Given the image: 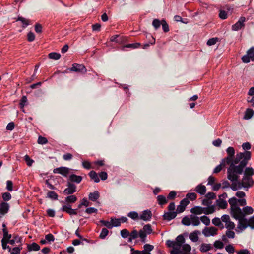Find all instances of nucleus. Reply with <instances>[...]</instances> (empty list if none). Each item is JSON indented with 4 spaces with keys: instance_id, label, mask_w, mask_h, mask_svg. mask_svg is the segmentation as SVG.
Here are the masks:
<instances>
[{
    "instance_id": "1",
    "label": "nucleus",
    "mask_w": 254,
    "mask_h": 254,
    "mask_svg": "<svg viewBox=\"0 0 254 254\" xmlns=\"http://www.w3.org/2000/svg\"><path fill=\"white\" fill-rule=\"evenodd\" d=\"M226 152L228 156L222 159V163L230 165L227 169V178L231 181H237L238 175L243 173L244 168L250 160L251 153L246 151L238 153L235 156V150L233 147L227 148Z\"/></svg>"
},
{
    "instance_id": "6",
    "label": "nucleus",
    "mask_w": 254,
    "mask_h": 254,
    "mask_svg": "<svg viewBox=\"0 0 254 254\" xmlns=\"http://www.w3.org/2000/svg\"><path fill=\"white\" fill-rule=\"evenodd\" d=\"M242 60L244 63H249L250 60L254 61V47H252L247 52V54L243 56Z\"/></svg>"
},
{
    "instance_id": "39",
    "label": "nucleus",
    "mask_w": 254,
    "mask_h": 254,
    "mask_svg": "<svg viewBox=\"0 0 254 254\" xmlns=\"http://www.w3.org/2000/svg\"><path fill=\"white\" fill-rule=\"evenodd\" d=\"M121 221L119 218H111V225L113 227H118L121 225Z\"/></svg>"
},
{
    "instance_id": "58",
    "label": "nucleus",
    "mask_w": 254,
    "mask_h": 254,
    "mask_svg": "<svg viewBox=\"0 0 254 254\" xmlns=\"http://www.w3.org/2000/svg\"><path fill=\"white\" fill-rule=\"evenodd\" d=\"M226 251L229 254H233L235 252L234 247L231 244H229L225 247Z\"/></svg>"
},
{
    "instance_id": "2",
    "label": "nucleus",
    "mask_w": 254,
    "mask_h": 254,
    "mask_svg": "<svg viewBox=\"0 0 254 254\" xmlns=\"http://www.w3.org/2000/svg\"><path fill=\"white\" fill-rule=\"evenodd\" d=\"M232 216L236 220H238L237 228L241 231H243L248 227H249V219L244 217V215H242L241 212L240 213H236L232 215Z\"/></svg>"
},
{
    "instance_id": "55",
    "label": "nucleus",
    "mask_w": 254,
    "mask_h": 254,
    "mask_svg": "<svg viewBox=\"0 0 254 254\" xmlns=\"http://www.w3.org/2000/svg\"><path fill=\"white\" fill-rule=\"evenodd\" d=\"M121 235L123 238L129 237V232L127 229H124L121 231Z\"/></svg>"
},
{
    "instance_id": "46",
    "label": "nucleus",
    "mask_w": 254,
    "mask_h": 254,
    "mask_svg": "<svg viewBox=\"0 0 254 254\" xmlns=\"http://www.w3.org/2000/svg\"><path fill=\"white\" fill-rule=\"evenodd\" d=\"M127 216L133 220H136L139 218L138 213L135 211H131L128 213Z\"/></svg>"
},
{
    "instance_id": "12",
    "label": "nucleus",
    "mask_w": 254,
    "mask_h": 254,
    "mask_svg": "<svg viewBox=\"0 0 254 254\" xmlns=\"http://www.w3.org/2000/svg\"><path fill=\"white\" fill-rule=\"evenodd\" d=\"M70 71L75 72H86V69L84 65L82 64L74 63L71 68L68 69Z\"/></svg>"
},
{
    "instance_id": "48",
    "label": "nucleus",
    "mask_w": 254,
    "mask_h": 254,
    "mask_svg": "<svg viewBox=\"0 0 254 254\" xmlns=\"http://www.w3.org/2000/svg\"><path fill=\"white\" fill-rule=\"evenodd\" d=\"M27 102V97L26 96H23L20 101L19 103V107L21 109H22L24 108V106L25 105L26 103Z\"/></svg>"
},
{
    "instance_id": "47",
    "label": "nucleus",
    "mask_w": 254,
    "mask_h": 254,
    "mask_svg": "<svg viewBox=\"0 0 254 254\" xmlns=\"http://www.w3.org/2000/svg\"><path fill=\"white\" fill-rule=\"evenodd\" d=\"M219 41V38L215 37V38H212L209 39L207 42V45L208 46H212L215 45L218 41Z\"/></svg>"
},
{
    "instance_id": "28",
    "label": "nucleus",
    "mask_w": 254,
    "mask_h": 254,
    "mask_svg": "<svg viewBox=\"0 0 254 254\" xmlns=\"http://www.w3.org/2000/svg\"><path fill=\"white\" fill-rule=\"evenodd\" d=\"M215 208L214 205L209 206L208 207H203V213L208 215L214 213Z\"/></svg>"
},
{
    "instance_id": "21",
    "label": "nucleus",
    "mask_w": 254,
    "mask_h": 254,
    "mask_svg": "<svg viewBox=\"0 0 254 254\" xmlns=\"http://www.w3.org/2000/svg\"><path fill=\"white\" fill-rule=\"evenodd\" d=\"M213 248L211 244L202 243L200 246V251L201 252H207Z\"/></svg>"
},
{
    "instance_id": "37",
    "label": "nucleus",
    "mask_w": 254,
    "mask_h": 254,
    "mask_svg": "<svg viewBox=\"0 0 254 254\" xmlns=\"http://www.w3.org/2000/svg\"><path fill=\"white\" fill-rule=\"evenodd\" d=\"M217 205L219 207L222 209H225L227 206V202L223 199H219L217 200Z\"/></svg>"
},
{
    "instance_id": "31",
    "label": "nucleus",
    "mask_w": 254,
    "mask_h": 254,
    "mask_svg": "<svg viewBox=\"0 0 254 254\" xmlns=\"http://www.w3.org/2000/svg\"><path fill=\"white\" fill-rule=\"evenodd\" d=\"M89 175L91 179L94 181L96 183H98L100 181V179L97 173L94 171H91L89 173Z\"/></svg>"
},
{
    "instance_id": "30",
    "label": "nucleus",
    "mask_w": 254,
    "mask_h": 254,
    "mask_svg": "<svg viewBox=\"0 0 254 254\" xmlns=\"http://www.w3.org/2000/svg\"><path fill=\"white\" fill-rule=\"evenodd\" d=\"M191 224L193 226H198L200 224V219L194 215H190Z\"/></svg>"
},
{
    "instance_id": "61",
    "label": "nucleus",
    "mask_w": 254,
    "mask_h": 254,
    "mask_svg": "<svg viewBox=\"0 0 254 254\" xmlns=\"http://www.w3.org/2000/svg\"><path fill=\"white\" fill-rule=\"evenodd\" d=\"M175 241L182 245L185 242V238L183 235H180L177 237Z\"/></svg>"
},
{
    "instance_id": "3",
    "label": "nucleus",
    "mask_w": 254,
    "mask_h": 254,
    "mask_svg": "<svg viewBox=\"0 0 254 254\" xmlns=\"http://www.w3.org/2000/svg\"><path fill=\"white\" fill-rule=\"evenodd\" d=\"M153 232L151 225L150 224L145 225L142 229L139 231V237L142 243L146 242L147 235H149Z\"/></svg>"
},
{
    "instance_id": "9",
    "label": "nucleus",
    "mask_w": 254,
    "mask_h": 254,
    "mask_svg": "<svg viewBox=\"0 0 254 254\" xmlns=\"http://www.w3.org/2000/svg\"><path fill=\"white\" fill-rule=\"evenodd\" d=\"M217 230L218 229L214 227H205L202 231V233L205 237L213 236L217 234Z\"/></svg>"
},
{
    "instance_id": "64",
    "label": "nucleus",
    "mask_w": 254,
    "mask_h": 254,
    "mask_svg": "<svg viewBox=\"0 0 254 254\" xmlns=\"http://www.w3.org/2000/svg\"><path fill=\"white\" fill-rule=\"evenodd\" d=\"M249 227L252 229H254V215L249 219Z\"/></svg>"
},
{
    "instance_id": "49",
    "label": "nucleus",
    "mask_w": 254,
    "mask_h": 254,
    "mask_svg": "<svg viewBox=\"0 0 254 254\" xmlns=\"http://www.w3.org/2000/svg\"><path fill=\"white\" fill-rule=\"evenodd\" d=\"M108 233L109 231L107 228H103L100 234V238L102 239H105L106 237L108 235Z\"/></svg>"
},
{
    "instance_id": "29",
    "label": "nucleus",
    "mask_w": 254,
    "mask_h": 254,
    "mask_svg": "<svg viewBox=\"0 0 254 254\" xmlns=\"http://www.w3.org/2000/svg\"><path fill=\"white\" fill-rule=\"evenodd\" d=\"M254 113V110L252 109L248 108L246 109L245 113L244 118L246 120L251 119L253 116Z\"/></svg>"
},
{
    "instance_id": "60",
    "label": "nucleus",
    "mask_w": 254,
    "mask_h": 254,
    "mask_svg": "<svg viewBox=\"0 0 254 254\" xmlns=\"http://www.w3.org/2000/svg\"><path fill=\"white\" fill-rule=\"evenodd\" d=\"M24 158L27 165L28 166H31L33 163L34 162V161L32 159H30L29 156L27 155H26Z\"/></svg>"
},
{
    "instance_id": "24",
    "label": "nucleus",
    "mask_w": 254,
    "mask_h": 254,
    "mask_svg": "<svg viewBox=\"0 0 254 254\" xmlns=\"http://www.w3.org/2000/svg\"><path fill=\"white\" fill-rule=\"evenodd\" d=\"M139 237V231L136 230H133L129 233V237L128 238V242H131L133 240L136 239Z\"/></svg>"
},
{
    "instance_id": "59",
    "label": "nucleus",
    "mask_w": 254,
    "mask_h": 254,
    "mask_svg": "<svg viewBox=\"0 0 254 254\" xmlns=\"http://www.w3.org/2000/svg\"><path fill=\"white\" fill-rule=\"evenodd\" d=\"M2 197L3 199L5 201H9L11 198V195L10 193L9 192H4L2 193Z\"/></svg>"
},
{
    "instance_id": "22",
    "label": "nucleus",
    "mask_w": 254,
    "mask_h": 254,
    "mask_svg": "<svg viewBox=\"0 0 254 254\" xmlns=\"http://www.w3.org/2000/svg\"><path fill=\"white\" fill-rule=\"evenodd\" d=\"M203 207L200 206H195L190 209V212L192 214L196 215H200L203 213Z\"/></svg>"
},
{
    "instance_id": "40",
    "label": "nucleus",
    "mask_w": 254,
    "mask_h": 254,
    "mask_svg": "<svg viewBox=\"0 0 254 254\" xmlns=\"http://www.w3.org/2000/svg\"><path fill=\"white\" fill-rule=\"evenodd\" d=\"M200 220L201 222L205 224L206 226H208L210 225V220L208 217L204 215L200 217Z\"/></svg>"
},
{
    "instance_id": "51",
    "label": "nucleus",
    "mask_w": 254,
    "mask_h": 254,
    "mask_svg": "<svg viewBox=\"0 0 254 254\" xmlns=\"http://www.w3.org/2000/svg\"><path fill=\"white\" fill-rule=\"evenodd\" d=\"M37 142L39 144H45L48 142V140L46 138L42 136H39L38 138Z\"/></svg>"
},
{
    "instance_id": "25",
    "label": "nucleus",
    "mask_w": 254,
    "mask_h": 254,
    "mask_svg": "<svg viewBox=\"0 0 254 254\" xmlns=\"http://www.w3.org/2000/svg\"><path fill=\"white\" fill-rule=\"evenodd\" d=\"M40 246L36 243H32L31 244L27 245V249L28 251H37L40 250Z\"/></svg>"
},
{
    "instance_id": "38",
    "label": "nucleus",
    "mask_w": 254,
    "mask_h": 254,
    "mask_svg": "<svg viewBox=\"0 0 254 254\" xmlns=\"http://www.w3.org/2000/svg\"><path fill=\"white\" fill-rule=\"evenodd\" d=\"M48 57L51 59L58 60L60 58L61 55H60V54L58 53L51 52L49 54Z\"/></svg>"
},
{
    "instance_id": "52",
    "label": "nucleus",
    "mask_w": 254,
    "mask_h": 254,
    "mask_svg": "<svg viewBox=\"0 0 254 254\" xmlns=\"http://www.w3.org/2000/svg\"><path fill=\"white\" fill-rule=\"evenodd\" d=\"M161 24V22L159 19H154L152 22V25L156 30H157L160 27Z\"/></svg>"
},
{
    "instance_id": "42",
    "label": "nucleus",
    "mask_w": 254,
    "mask_h": 254,
    "mask_svg": "<svg viewBox=\"0 0 254 254\" xmlns=\"http://www.w3.org/2000/svg\"><path fill=\"white\" fill-rule=\"evenodd\" d=\"M225 228L227 230H233L235 228V224L230 220L225 223Z\"/></svg>"
},
{
    "instance_id": "62",
    "label": "nucleus",
    "mask_w": 254,
    "mask_h": 254,
    "mask_svg": "<svg viewBox=\"0 0 254 254\" xmlns=\"http://www.w3.org/2000/svg\"><path fill=\"white\" fill-rule=\"evenodd\" d=\"M144 250L150 252L154 249V246L150 244H145L143 246Z\"/></svg>"
},
{
    "instance_id": "27",
    "label": "nucleus",
    "mask_w": 254,
    "mask_h": 254,
    "mask_svg": "<svg viewBox=\"0 0 254 254\" xmlns=\"http://www.w3.org/2000/svg\"><path fill=\"white\" fill-rule=\"evenodd\" d=\"M157 200L158 203L160 205H163L166 204L168 202L167 198L162 195H158L157 197Z\"/></svg>"
},
{
    "instance_id": "50",
    "label": "nucleus",
    "mask_w": 254,
    "mask_h": 254,
    "mask_svg": "<svg viewBox=\"0 0 254 254\" xmlns=\"http://www.w3.org/2000/svg\"><path fill=\"white\" fill-rule=\"evenodd\" d=\"M161 25L162 26L163 30L164 32H167L169 31L168 24L167 23L165 20L161 21Z\"/></svg>"
},
{
    "instance_id": "56",
    "label": "nucleus",
    "mask_w": 254,
    "mask_h": 254,
    "mask_svg": "<svg viewBox=\"0 0 254 254\" xmlns=\"http://www.w3.org/2000/svg\"><path fill=\"white\" fill-rule=\"evenodd\" d=\"M214 246L217 249H222L224 247V244L223 242L219 240H217L214 243Z\"/></svg>"
},
{
    "instance_id": "13",
    "label": "nucleus",
    "mask_w": 254,
    "mask_h": 254,
    "mask_svg": "<svg viewBox=\"0 0 254 254\" xmlns=\"http://www.w3.org/2000/svg\"><path fill=\"white\" fill-rule=\"evenodd\" d=\"M246 18L244 17H241L239 19L238 22L232 26V29L233 31H238L241 29L242 27L245 26V22Z\"/></svg>"
},
{
    "instance_id": "26",
    "label": "nucleus",
    "mask_w": 254,
    "mask_h": 254,
    "mask_svg": "<svg viewBox=\"0 0 254 254\" xmlns=\"http://www.w3.org/2000/svg\"><path fill=\"white\" fill-rule=\"evenodd\" d=\"M200 232L199 231H194L190 234L189 238L192 242H196L198 240V234Z\"/></svg>"
},
{
    "instance_id": "7",
    "label": "nucleus",
    "mask_w": 254,
    "mask_h": 254,
    "mask_svg": "<svg viewBox=\"0 0 254 254\" xmlns=\"http://www.w3.org/2000/svg\"><path fill=\"white\" fill-rule=\"evenodd\" d=\"M67 188L63 191L64 195H71L76 191V186L73 183H70V181H67Z\"/></svg>"
},
{
    "instance_id": "8",
    "label": "nucleus",
    "mask_w": 254,
    "mask_h": 254,
    "mask_svg": "<svg viewBox=\"0 0 254 254\" xmlns=\"http://www.w3.org/2000/svg\"><path fill=\"white\" fill-rule=\"evenodd\" d=\"M70 169L66 167H60L53 170L55 174H60L65 177H67L69 174Z\"/></svg>"
},
{
    "instance_id": "5",
    "label": "nucleus",
    "mask_w": 254,
    "mask_h": 254,
    "mask_svg": "<svg viewBox=\"0 0 254 254\" xmlns=\"http://www.w3.org/2000/svg\"><path fill=\"white\" fill-rule=\"evenodd\" d=\"M229 203L231 205V216L236 213H240L241 208L238 205V199L235 197H232L229 199Z\"/></svg>"
},
{
    "instance_id": "53",
    "label": "nucleus",
    "mask_w": 254,
    "mask_h": 254,
    "mask_svg": "<svg viewBox=\"0 0 254 254\" xmlns=\"http://www.w3.org/2000/svg\"><path fill=\"white\" fill-rule=\"evenodd\" d=\"M186 197H187L186 198H187L188 199H190V200L192 201V200H194L196 199L197 195L195 193H194V192L188 193L186 195Z\"/></svg>"
},
{
    "instance_id": "19",
    "label": "nucleus",
    "mask_w": 254,
    "mask_h": 254,
    "mask_svg": "<svg viewBox=\"0 0 254 254\" xmlns=\"http://www.w3.org/2000/svg\"><path fill=\"white\" fill-rule=\"evenodd\" d=\"M241 212L242 215H244V217H245L247 215L253 214L254 209L252 207L247 206L244 207L243 209H241Z\"/></svg>"
},
{
    "instance_id": "54",
    "label": "nucleus",
    "mask_w": 254,
    "mask_h": 254,
    "mask_svg": "<svg viewBox=\"0 0 254 254\" xmlns=\"http://www.w3.org/2000/svg\"><path fill=\"white\" fill-rule=\"evenodd\" d=\"M8 243L7 240H4V239L1 240V244L3 249L5 250L7 249L9 252H11V248L7 245V244Z\"/></svg>"
},
{
    "instance_id": "32",
    "label": "nucleus",
    "mask_w": 254,
    "mask_h": 254,
    "mask_svg": "<svg viewBox=\"0 0 254 254\" xmlns=\"http://www.w3.org/2000/svg\"><path fill=\"white\" fill-rule=\"evenodd\" d=\"M243 187V184L241 182H233L231 186L232 190L236 191Z\"/></svg>"
},
{
    "instance_id": "15",
    "label": "nucleus",
    "mask_w": 254,
    "mask_h": 254,
    "mask_svg": "<svg viewBox=\"0 0 254 254\" xmlns=\"http://www.w3.org/2000/svg\"><path fill=\"white\" fill-rule=\"evenodd\" d=\"M82 177L81 176H78L75 174L70 175L67 181H70V183H75L76 184H79L82 180Z\"/></svg>"
},
{
    "instance_id": "63",
    "label": "nucleus",
    "mask_w": 254,
    "mask_h": 254,
    "mask_svg": "<svg viewBox=\"0 0 254 254\" xmlns=\"http://www.w3.org/2000/svg\"><path fill=\"white\" fill-rule=\"evenodd\" d=\"M22 248L15 247L11 250L10 254H19Z\"/></svg>"
},
{
    "instance_id": "33",
    "label": "nucleus",
    "mask_w": 254,
    "mask_h": 254,
    "mask_svg": "<svg viewBox=\"0 0 254 254\" xmlns=\"http://www.w3.org/2000/svg\"><path fill=\"white\" fill-rule=\"evenodd\" d=\"M47 197H48L52 200H56L58 199V195L54 191H49L47 194Z\"/></svg>"
},
{
    "instance_id": "36",
    "label": "nucleus",
    "mask_w": 254,
    "mask_h": 254,
    "mask_svg": "<svg viewBox=\"0 0 254 254\" xmlns=\"http://www.w3.org/2000/svg\"><path fill=\"white\" fill-rule=\"evenodd\" d=\"M182 223L185 226H189L191 224V218L186 216L183 218L181 221Z\"/></svg>"
},
{
    "instance_id": "11",
    "label": "nucleus",
    "mask_w": 254,
    "mask_h": 254,
    "mask_svg": "<svg viewBox=\"0 0 254 254\" xmlns=\"http://www.w3.org/2000/svg\"><path fill=\"white\" fill-rule=\"evenodd\" d=\"M243 184V187L245 188H248L253 186L254 182L251 176H244L241 182Z\"/></svg>"
},
{
    "instance_id": "45",
    "label": "nucleus",
    "mask_w": 254,
    "mask_h": 254,
    "mask_svg": "<svg viewBox=\"0 0 254 254\" xmlns=\"http://www.w3.org/2000/svg\"><path fill=\"white\" fill-rule=\"evenodd\" d=\"M2 231L3 234V237L2 239H4V240H8V239H10L11 238V235L8 234L6 228H3Z\"/></svg>"
},
{
    "instance_id": "44",
    "label": "nucleus",
    "mask_w": 254,
    "mask_h": 254,
    "mask_svg": "<svg viewBox=\"0 0 254 254\" xmlns=\"http://www.w3.org/2000/svg\"><path fill=\"white\" fill-rule=\"evenodd\" d=\"M226 165H228V164L222 163V160L221 163L219 165H218V166H217L214 168V169L213 170V173H218L220 172L222 169V167L225 166Z\"/></svg>"
},
{
    "instance_id": "10",
    "label": "nucleus",
    "mask_w": 254,
    "mask_h": 254,
    "mask_svg": "<svg viewBox=\"0 0 254 254\" xmlns=\"http://www.w3.org/2000/svg\"><path fill=\"white\" fill-rule=\"evenodd\" d=\"M190 201L187 198H184L180 203V204L177 206L176 211L177 213H180L184 212L185 210L186 207L189 204Z\"/></svg>"
},
{
    "instance_id": "18",
    "label": "nucleus",
    "mask_w": 254,
    "mask_h": 254,
    "mask_svg": "<svg viewBox=\"0 0 254 254\" xmlns=\"http://www.w3.org/2000/svg\"><path fill=\"white\" fill-rule=\"evenodd\" d=\"M9 205L8 203L5 202L0 203V214L4 215L6 214L9 210Z\"/></svg>"
},
{
    "instance_id": "35",
    "label": "nucleus",
    "mask_w": 254,
    "mask_h": 254,
    "mask_svg": "<svg viewBox=\"0 0 254 254\" xmlns=\"http://www.w3.org/2000/svg\"><path fill=\"white\" fill-rule=\"evenodd\" d=\"M254 174V170L252 167H247L245 169L244 175L252 177Z\"/></svg>"
},
{
    "instance_id": "17",
    "label": "nucleus",
    "mask_w": 254,
    "mask_h": 254,
    "mask_svg": "<svg viewBox=\"0 0 254 254\" xmlns=\"http://www.w3.org/2000/svg\"><path fill=\"white\" fill-rule=\"evenodd\" d=\"M177 216V212L168 211L164 213L163 215V219L167 221H170L174 219Z\"/></svg>"
},
{
    "instance_id": "16",
    "label": "nucleus",
    "mask_w": 254,
    "mask_h": 254,
    "mask_svg": "<svg viewBox=\"0 0 254 254\" xmlns=\"http://www.w3.org/2000/svg\"><path fill=\"white\" fill-rule=\"evenodd\" d=\"M152 217V213L149 210H144L142 214L140 215L139 218L145 221L150 220Z\"/></svg>"
},
{
    "instance_id": "41",
    "label": "nucleus",
    "mask_w": 254,
    "mask_h": 254,
    "mask_svg": "<svg viewBox=\"0 0 254 254\" xmlns=\"http://www.w3.org/2000/svg\"><path fill=\"white\" fill-rule=\"evenodd\" d=\"M212 223L216 226H221L222 228H224L223 224L221 223V220L219 218L215 217L212 219Z\"/></svg>"
},
{
    "instance_id": "43",
    "label": "nucleus",
    "mask_w": 254,
    "mask_h": 254,
    "mask_svg": "<svg viewBox=\"0 0 254 254\" xmlns=\"http://www.w3.org/2000/svg\"><path fill=\"white\" fill-rule=\"evenodd\" d=\"M17 20L20 21L23 23L22 27L23 28L26 27L29 24V21L28 20L22 17H18Z\"/></svg>"
},
{
    "instance_id": "4",
    "label": "nucleus",
    "mask_w": 254,
    "mask_h": 254,
    "mask_svg": "<svg viewBox=\"0 0 254 254\" xmlns=\"http://www.w3.org/2000/svg\"><path fill=\"white\" fill-rule=\"evenodd\" d=\"M166 245L168 247L173 248L170 252L171 254H179L182 245L175 241L169 240L166 241Z\"/></svg>"
},
{
    "instance_id": "34",
    "label": "nucleus",
    "mask_w": 254,
    "mask_h": 254,
    "mask_svg": "<svg viewBox=\"0 0 254 254\" xmlns=\"http://www.w3.org/2000/svg\"><path fill=\"white\" fill-rule=\"evenodd\" d=\"M77 198L76 197V196L71 194L69 196H68L65 198V202H66L67 203H73L77 201Z\"/></svg>"
},
{
    "instance_id": "20",
    "label": "nucleus",
    "mask_w": 254,
    "mask_h": 254,
    "mask_svg": "<svg viewBox=\"0 0 254 254\" xmlns=\"http://www.w3.org/2000/svg\"><path fill=\"white\" fill-rule=\"evenodd\" d=\"M195 190L200 195H204L206 192V188L204 185L199 184L196 187Z\"/></svg>"
},
{
    "instance_id": "23",
    "label": "nucleus",
    "mask_w": 254,
    "mask_h": 254,
    "mask_svg": "<svg viewBox=\"0 0 254 254\" xmlns=\"http://www.w3.org/2000/svg\"><path fill=\"white\" fill-rule=\"evenodd\" d=\"M99 197V192L97 190L89 194V199L92 201H96Z\"/></svg>"
},
{
    "instance_id": "14",
    "label": "nucleus",
    "mask_w": 254,
    "mask_h": 254,
    "mask_svg": "<svg viewBox=\"0 0 254 254\" xmlns=\"http://www.w3.org/2000/svg\"><path fill=\"white\" fill-rule=\"evenodd\" d=\"M61 210L63 211L66 212L70 215H76L77 214V209H74L71 208L70 205H65L63 206Z\"/></svg>"
},
{
    "instance_id": "57",
    "label": "nucleus",
    "mask_w": 254,
    "mask_h": 254,
    "mask_svg": "<svg viewBox=\"0 0 254 254\" xmlns=\"http://www.w3.org/2000/svg\"><path fill=\"white\" fill-rule=\"evenodd\" d=\"M226 235L228 238L233 239L235 237V233L232 230H227L226 232Z\"/></svg>"
}]
</instances>
